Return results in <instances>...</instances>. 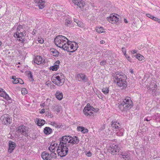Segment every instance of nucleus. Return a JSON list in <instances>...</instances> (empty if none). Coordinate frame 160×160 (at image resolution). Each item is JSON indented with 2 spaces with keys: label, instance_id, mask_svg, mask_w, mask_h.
I'll return each instance as SVG.
<instances>
[{
  "label": "nucleus",
  "instance_id": "nucleus-1",
  "mask_svg": "<svg viewBox=\"0 0 160 160\" xmlns=\"http://www.w3.org/2000/svg\"><path fill=\"white\" fill-rule=\"evenodd\" d=\"M126 76L122 72H116L114 77L113 79L115 82H116L118 86L123 88L127 86L126 81Z\"/></svg>",
  "mask_w": 160,
  "mask_h": 160
},
{
  "label": "nucleus",
  "instance_id": "nucleus-2",
  "mask_svg": "<svg viewBox=\"0 0 160 160\" xmlns=\"http://www.w3.org/2000/svg\"><path fill=\"white\" fill-rule=\"evenodd\" d=\"M132 106V102L130 98L127 97L123 99L121 104L118 106V108L122 111L130 109Z\"/></svg>",
  "mask_w": 160,
  "mask_h": 160
},
{
  "label": "nucleus",
  "instance_id": "nucleus-3",
  "mask_svg": "<svg viewBox=\"0 0 160 160\" xmlns=\"http://www.w3.org/2000/svg\"><path fill=\"white\" fill-rule=\"evenodd\" d=\"M71 149L70 148L67 147L66 146L62 145L60 144L58 147L57 150V152L58 156L61 157H63L65 156L68 154V151H71Z\"/></svg>",
  "mask_w": 160,
  "mask_h": 160
},
{
  "label": "nucleus",
  "instance_id": "nucleus-4",
  "mask_svg": "<svg viewBox=\"0 0 160 160\" xmlns=\"http://www.w3.org/2000/svg\"><path fill=\"white\" fill-rule=\"evenodd\" d=\"M66 40L68 41V39L66 37L62 35H58L55 38L54 42L57 46L61 48L64 43L67 42Z\"/></svg>",
  "mask_w": 160,
  "mask_h": 160
},
{
  "label": "nucleus",
  "instance_id": "nucleus-5",
  "mask_svg": "<svg viewBox=\"0 0 160 160\" xmlns=\"http://www.w3.org/2000/svg\"><path fill=\"white\" fill-rule=\"evenodd\" d=\"M71 137L69 136H62L60 140V144L62 145L66 146L70 149H72L73 148L72 146L70 144V142L71 141Z\"/></svg>",
  "mask_w": 160,
  "mask_h": 160
},
{
  "label": "nucleus",
  "instance_id": "nucleus-6",
  "mask_svg": "<svg viewBox=\"0 0 160 160\" xmlns=\"http://www.w3.org/2000/svg\"><path fill=\"white\" fill-rule=\"evenodd\" d=\"M108 150L112 155L117 154L118 153V155L120 154L119 153V147H118V145L114 144L111 145L108 148Z\"/></svg>",
  "mask_w": 160,
  "mask_h": 160
},
{
  "label": "nucleus",
  "instance_id": "nucleus-7",
  "mask_svg": "<svg viewBox=\"0 0 160 160\" xmlns=\"http://www.w3.org/2000/svg\"><path fill=\"white\" fill-rule=\"evenodd\" d=\"M52 80L53 83L58 86L62 85L64 82L63 78L60 77L59 75H53L52 78Z\"/></svg>",
  "mask_w": 160,
  "mask_h": 160
},
{
  "label": "nucleus",
  "instance_id": "nucleus-8",
  "mask_svg": "<svg viewBox=\"0 0 160 160\" xmlns=\"http://www.w3.org/2000/svg\"><path fill=\"white\" fill-rule=\"evenodd\" d=\"M2 124L8 125L12 122V119L8 114H5L2 116L0 118Z\"/></svg>",
  "mask_w": 160,
  "mask_h": 160
},
{
  "label": "nucleus",
  "instance_id": "nucleus-9",
  "mask_svg": "<svg viewBox=\"0 0 160 160\" xmlns=\"http://www.w3.org/2000/svg\"><path fill=\"white\" fill-rule=\"evenodd\" d=\"M111 127L112 129L115 131H119L121 129L120 124L116 121L112 120V121Z\"/></svg>",
  "mask_w": 160,
  "mask_h": 160
},
{
  "label": "nucleus",
  "instance_id": "nucleus-10",
  "mask_svg": "<svg viewBox=\"0 0 160 160\" xmlns=\"http://www.w3.org/2000/svg\"><path fill=\"white\" fill-rule=\"evenodd\" d=\"M27 127L23 125H22L18 127L17 132L27 137L28 136V133L26 132L27 131Z\"/></svg>",
  "mask_w": 160,
  "mask_h": 160
},
{
  "label": "nucleus",
  "instance_id": "nucleus-11",
  "mask_svg": "<svg viewBox=\"0 0 160 160\" xmlns=\"http://www.w3.org/2000/svg\"><path fill=\"white\" fill-rule=\"evenodd\" d=\"M67 42L69 43V48L70 50H72V51H70V52H75L78 48V45L75 42H73V43H72V42L68 40Z\"/></svg>",
  "mask_w": 160,
  "mask_h": 160
},
{
  "label": "nucleus",
  "instance_id": "nucleus-12",
  "mask_svg": "<svg viewBox=\"0 0 160 160\" xmlns=\"http://www.w3.org/2000/svg\"><path fill=\"white\" fill-rule=\"evenodd\" d=\"M76 78L80 82L82 81L84 82H86L87 78L84 73H80L77 74Z\"/></svg>",
  "mask_w": 160,
  "mask_h": 160
},
{
  "label": "nucleus",
  "instance_id": "nucleus-13",
  "mask_svg": "<svg viewBox=\"0 0 160 160\" xmlns=\"http://www.w3.org/2000/svg\"><path fill=\"white\" fill-rule=\"evenodd\" d=\"M108 20L112 23H115L118 22L119 18L114 15L111 16L107 18Z\"/></svg>",
  "mask_w": 160,
  "mask_h": 160
},
{
  "label": "nucleus",
  "instance_id": "nucleus-14",
  "mask_svg": "<svg viewBox=\"0 0 160 160\" xmlns=\"http://www.w3.org/2000/svg\"><path fill=\"white\" fill-rule=\"evenodd\" d=\"M72 2L75 5L80 8L83 7L85 5L84 2L82 0H72Z\"/></svg>",
  "mask_w": 160,
  "mask_h": 160
},
{
  "label": "nucleus",
  "instance_id": "nucleus-15",
  "mask_svg": "<svg viewBox=\"0 0 160 160\" xmlns=\"http://www.w3.org/2000/svg\"><path fill=\"white\" fill-rule=\"evenodd\" d=\"M41 157L44 160H52L50 154L46 152H42Z\"/></svg>",
  "mask_w": 160,
  "mask_h": 160
},
{
  "label": "nucleus",
  "instance_id": "nucleus-16",
  "mask_svg": "<svg viewBox=\"0 0 160 160\" xmlns=\"http://www.w3.org/2000/svg\"><path fill=\"white\" fill-rule=\"evenodd\" d=\"M37 2L38 3V6L39 9H42L45 6L46 0H37Z\"/></svg>",
  "mask_w": 160,
  "mask_h": 160
},
{
  "label": "nucleus",
  "instance_id": "nucleus-17",
  "mask_svg": "<svg viewBox=\"0 0 160 160\" xmlns=\"http://www.w3.org/2000/svg\"><path fill=\"white\" fill-rule=\"evenodd\" d=\"M9 146L8 152L10 153H11L16 146V144L15 143L10 141L9 142Z\"/></svg>",
  "mask_w": 160,
  "mask_h": 160
},
{
  "label": "nucleus",
  "instance_id": "nucleus-18",
  "mask_svg": "<svg viewBox=\"0 0 160 160\" xmlns=\"http://www.w3.org/2000/svg\"><path fill=\"white\" fill-rule=\"evenodd\" d=\"M87 107H85L84 110L83 112L87 116L89 117H92V118L94 117V114H93V112L91 110H90V111L88 110Z\"/></svg>",
  "mask_w": 160,
  "mask_h": 160
},
{
  "label": "nucleus",
  "instance_id": "nucleus-19",
  "mask_svg": "<svg viewBox=\"0 0 160 160\" xmlns=\"http://www.w3.org/2000/svg\"><path fill=\"white\" fill-rule=\"evenodd\" d=\"M60 63V61L57 60L54 63V65L50 67V69L53 71H56L59 68V65Z\"/></svg>",
  "mask_w": 160,
  "mask_h": 160
},
{
  "label": "nucleus",
  "instance_id": "nucleus-20",
  "mask_svg": "<svg viewBox=\"0 0 160 160\" xmlns=\"http://www.w3.org/2000/svg\"><path fill=\"white\" fill-rule=\"evenodd\" d=\"M70 139L71 140L70 142V144H72L71 145L73 146L74 144H77L79 141V140L78 139V137L76 136H74L73 137H71V138ZM73 148V146H72Z\"/></svg>",
  "mask_w": 160,
  "mask_h": 160
},
{
  "label": "nucleus",
  "instance_id": "nucleus-21",
  "mask_svg": "<svg viewBox=\"0 0 160 160\" xmlns=\"http://www.w3.org/2000/svg\"><path fill=\"white\" fill-rule=\"evenodd\" d=\"M34 63L36 64L39 65L42 63H43V61H42V58L40 56H37L34 59Z\"/></svg>",
  "mask_w": 160,
  "mask_h": 160
},
{
  "label": "nucleus",
  "instance_id": "nucleus-22",
  "mask_svg": "<svg viewBox=\"0 0 160 160\" xmlns=\"http://www.w3.org/2000/svg\"><path fill=\"white\" fill-rule=\"evenodd\" d=\"M63 44L62 45L61 48H62L63 50H66L68 52H70V49L69 48V43H65Z\"/></svg>",
  "mask_w": 160,
  "mask_h": 160
},
{
  "label": "nucleus",
  "instance_id": "nucleus-23",
  "mask_svg": "<svg viewBox=\"0 0 160 160\" xmlns=\"http://www.w3.org/2000/svg\"><path fill=\"white\" fill-rule=\"evenodd\" d=\"M51 125L57 128H59L62 126L61 123H57L55 122H51Z\"/></svg>",
  "mask_w": 160,
  "mask_h": 160
},
{
  "label": "nucleus",
  "instance_id": "nucleus-24",
  "mask_svg": "<svg viewBox=\"0 0 160 160\" xmlns=\"http://www.w3.org/2000/svg\"><path fill=\"white\" fill-rule=\"evenodd\" d=\"M50 52L53 56L55 57H58L59 54L57 50L53 48L50 49Z\"/></svg>",
  "mask_w": 160,
  "mask_h": 160
},
{
  "label": "nucleus",
  "instance_id": "nucleus-25",
  "mask_svg": "<svg viewBox=\"0 0 160 160\" xmlns=\"http://www.w3.org/2000/svg\"><path fill=\"white\" fill-rule=\"evenodd\" d=\"M44 133L46 135L50 134L52 132V129L49 127H45L44 129Z\"/></svg>",
  "mask_w": 160,
  "mask_h": 160
},
{
  "label": "nucleus",
  "instance_id": "nucleus-26",
  "mask_svg": "<svg viewBox=\"0 0 160 160\" xmlns=\"http://www.w3.org/2000/svg\"><path fill=\"white\" fill-rule=\"evenodd\" d=\"M55 96L59 100H61L63 98V94L62 92L57 91L56 94Z\"/></svg>",
  "mask_w": 160,
  "mask_h": 160
},
{
  "label": "nucleus",
  "instance_id": "nucleus-27",
  "mask_svg": "<svg viewBox=\"0 0 160 160\" xmlns=\"http://www.w3.org/2000/svg\"><path fill=\"white\" fill-rule=\"evenodd\" d=\"M64 22L66 26L68 27H72L71 25H72V21L71 20V19H66L65 20Z\"/></svg>",
  "mask_w": 160,
  "mask_h": 160
},
{
  "label": "nucleus",
  "instance_id": "nucleus-28",
  "mask_svg": "<svg viewBox=\"0 0 160 160\" xmlns=\"http://www.w3.org/2000/svg\"><path fill=\"white\" fill-rule=\"evenodd\" d=\"M36 122H37V123L38 126H43L45 122V121L44 120H39L38 119H36Z\"/></svg>",
  "mask_w": 160,
  "mask_h": 160
},
{
  "label": "nucleus",
  "instance_id": "nucleus-29",
  "mask_svg": "<svg viewBox=\"0 0 160 160\" xmlns=\"http://www.w3.org/2000/svg\"><path fill=\"white\" fill-rule=\"evenodd\" d=\"M74 21L75 22V23L76 24H75V25H77L78 26L81 28H82L83 27V25L82 22L79 21L78 20L76 19H74Z\"/></svg>",
  "mask_w": 160,
  "mask_h": 160
},
{
  "label": "nucleus",
  "instance_id": "nucleus-30",
  "mask_svg": "<svg viewBox=\"0 0 160 160\" xmlns=\"http://www.w3.org/2000/svg\"><path fill=\"white\" fill-rule=\"evenodd\" d=\"M120 157L121 158H122L123 159L126 160L127 159L128 160V158L129 157V155L126 153L120 152Z\"/></svg>",
  "mask_w": 160,
  "mask_h": 160
},
{
  "label": "nucleus",
  "instance_id": "nucleus-31",
  "mask_svg": "<svg viewBox=\"0 0 160 160\" xmlns=\"http://www.w3.org/2000/svg\"><path fill=\"white\" fill-rule=\"evenodd\" d=\"M96 31L99 33L104 32V30L102 27H97L96 28Z\"/></svg>",
  "mask_w": 160,
  "mask_h": 160
},
{
  "label": "nucleus",
  "instance_id": "nucleus-32",
  "mask_svg": "<svg viewBox=\"0 0 160 160\" xmlns=\"http://www.w3.org/2000/svg\"><path fill=\"white\" fill-rule=\"evenodd\" d=\"M26 74L27 76L29 78H30L31 79V80L32 81L34 80V79L33 78V76L32 74V72L30 71H27L26 72Z\"/></svg>",
  "mask_w": 160,
  "mask_h": 160
},
{
  "label": "nucleus",
  "instance_id": "nucleus-33",
  "mask_svg": "<svg viewBox=\"0 0 160 160\" xmlns=\"http://www.w3.org/2000/svg\"><path fill=\"white\" fill-rule=\"evenodd\" d=\"M109 90L108 88H104L102 89V91L105 94H107L109 92Z\"/></svg>",
  "mask_w": 160,
  "mask_h": 160
},
{
  "label": "nucleus",
  "instance_id": "nucleus-34",
  "mask_svg": "<svg viewBox=\"0 0 160 160\" xmlns=\"http://www.w3.org/2000/svg\"><path fill=\"white\" fill-rule=\"evenodd\" d=\"M136 58L140 61H142L144 58V57L140 54H137L136 56Z\"/></svg>",
  "mask_w": 160,
  "mask_h": 160
},
{
  "label": "nucleus",
  "instance_id": "nucleus-35",
  "mask_svg": "<svg viewBox=\"0 0 160 160\" xmlns=\"http://www.w3.org/2000/svg\"><path fill=\"white\" fill-rule=\"evenodd\" d=\"M154 118L157 122H160V114L157 113L155 116Z\"/></svg>",
  "mask_w": 160,
  "mask_h": 160
},
{
  "label": "nucleus",
  "instance_id": "nucleus-36",
  "mask_svg": "<svg viewBox=\"0 0 160 160\" xmlns=\"http://www.w3.org/2000/svg\"><path fill=\"white\" fill-rule=\"evenodd\" d=\"M12 78L14 80V81H13V83L14 84H17L18 83L19 78H16L15 76H12Z\"/></svg>",
  "mask_w": 160,
  "mask_h": 160
},
{
  "label": "nucleus",
  "instance_id": "nucleus-37",
  "mask_svg": "<svg viewBox=\"0 0 160 160\" xmlns=\"http://www.w3.org/2000/svg\"><path fill=\"white\" fill-rule=\"evenodd\" d=\"M53 109L57 112H59L60 111V108L58 105H55L53 107Z\"/></svg>",
  "mask_w": 160,
  "mask_h": 160
},
{
  "label": "nucleus",
  "instance_id": "nucleus-38",
  "mask_svg": "<svg viewBox=\"0 0 160 160\" xmlns=\"http://www.w3.org/2000/svg\"><path fill=\"white\" fill-rule=\"evenodd\" d=\"M2 97L4 98L7 100H10L11 99V98L9 97L8 95L6 92Z\"/></svg>",
  "mask_w": 160,
  "mask_h": 160
},
{
  "label": "nucleus",
  "instance_id": "nucleus-39",
  "mask_svg": "<svg viewBox=\"0 0 160 160\" xmlns=\"http://www.w3.org/2000/svg\"><path fill=\"white\" fill-rule=\"evenodd\" d=\"M53 146H50L48 148V150L52 152H55V147H53Z\"/></svg>",
  "mask_w": 160,
  "mask_h": 160
},
{
  "label": "nucleus",
  "instance_id": "nucleus-40",
  "mask_svg": "<svg viewBox=\"0 0 160 160\" xmlns=\"http://www.w3.org/2000/svg\"><path fill=\"white\" fill-rule=\"evenodd\" d=\"M51 156V159L53 158H56L57 157V154L54 152H52L50 154Z\"/></svg>",
  "mask_w": 160,
  "mask_h": 160
},
{
  "label": "nucleus",
  "instance_id": "nucleus-41",
  "mask_svg": "<svg viewBox=\"0 0 160 160\" xmlns=\"http://www.w3.org/2000/svg\"><path fill=\"white\" fill-rule=\"evenodd\" d=\"M21 92L22 94L25 95L27 93L28 91L25 88H23L22 89Z\"/></svg>",
  "mask_w": 160,
  "mask_h": 160
},
{
  "label": "nucleus",
  "instance_id": "nucleus-42",
  "mask_svg": "<svg viewBox=\"0 0 160 160\" xmlns=\"http://www.w3.org/2000/svg\"><path fill=\"white\" fill-rule=\"evenodd\" d=\"M5 92L3 91L2 89L0 88V96L2 97L5 94Z\"/></svg>",
  "mask_w": 160,
  "mask_h": 160
},
{
  "label": "nucleus",
  "instance_id": "nucleus-43",
  "mask_svg": "<svg viewBox=\"0 0 160 160\" xmlns=\"http://www.w3.org/2000/svg\"><path fill=\"white\" fill-rule=\"evenodd\" d=\"M107 62L106 60H103L100 63V64L101 66H104L106 63Z\"/></svg>",
  "mask_w": 160,
  "mask_h": 160
},
{
  "label": "nucleus",
  "instance_id": "nucleus-44",
  "mask_svg": "<svg viewBox=\"0 0 160 160\" xmlns=\"http://www.w3.org/2000/svg\"><path fill=\"white\" fill-rule=\"evenodd\" d=\"M146 16L148 17L149 18H150V19L153 20V19H154V17L152 16L150 14H146Z\"/></svg>",
  "mask_w": 160,
  "mask_h": 160
},
{
  "label": "nucleus",
  "instance_id": "nucleus-45",
  "mask_svg": "<svg viewBox=\"0 0 160 160\" xmlns=\"http://www.w3.org/2000/svg\"><path fill=\"white\" fill-rule=\"evenodd\" d=\"M83 129V127L81 126H79L77 127V129L78 131H81L82 132Z\"/></svg>",
  "mask_w": 160,
  "mask_h": 160
},
{
  "label": "nucleus",
  "instance_id": "nucleus-46",
  "mask_svg": "<svg viewBox=\"0 0 160 160\" xmlns=\"http://www.w3.org/2000/svg\"><path fill=\"white\" fill-rule=\"evenodd\" d=\"M88 130L87 129H86L85 128L83 127V129L82 131V132L83 133H85L88 132Z\"/></svg>",
  "mask_w": 160,
  "mask_h": 160
},
{
  "label": "nucleus",
  "instance_id": "nucleus-47",
  "mask_svg": "<svg viewBox=\"0 0 160 160\" xmlns=\"http://www.w3.org/2000/svg\"><path fill=\"white\" fill-rule=\"evenodd\" d=\"M91 108H91V110L92 111V112L93 111L94 112H97L99 110V109H95L92 106L91 107Z\"/></svg>",
  "mask_w": 160,
  "mask_h": 160
},
{
  "label": "nucleus",
  "instance_id": "nucleus-48",
  "mask_svg": "<svg viewBox=\"0 0 160 160\" xmlns=\"http://www.w3.org/2000/svg\"><path fill=\"white\" fill-rule=\"evenodd\" d=\"M19 32H17L16 33L14 34V36L15 38H19Z\"/></svg>",
  "mask_w": 160,
  "mask_h": 160
},
{
  "label": "nucleus",
  "instance_id": "nucleus-49",
  "mask_svg": "<svg viewBox=\"0 0 160 160\" xmlns=\"http://www.w3.org/2000/svg\"><path fill=\"white\" fill-rule=\"evenodd\" d=\"M91 107H92V106L90 105V104H87V106L86 107H87L88 108H87V109L88 110L90 111V110H91V108H92Z\"/></svg>",
  "mask_w": 160,
  "mask_h": 160
},
{
  "label": "nucleus",
  "instance_id": "nucleus-50",
  "mask_svg": "<svg viewBox=\"0 0 160 160\" xmlns=\"http://www.w3.org/2000/svg\"><path fill=\"white\" fill-rule=\"evenodd\" d=\"M154 19H153V20L160 23V19H158V18L155 17H154Z\"/></svg>",
  "mask_w": 160,
  "mask_h": 160
},
{
  "label": "nucleus",
  "instance_id": "nucleus-51",
  "mask_svg": "<svg viewBox=\"0 0 160 160\" xmlns=\"http://www.w3.org/2000/svg\"><path fill=\"white\" fill-rule=\"evenodd\" d=\"M151 120V118L149 117H147L145 118L144 120L146 121H150Z\"/></svg>",
  "mask_w": 160,
  "mask_h": 160
},
{
  "label": "nucleus",
  "instance_id": "nucleus-52",
  "mask_svg": "<svg viewBox=\"0 0 160 160\" xmlns=\"http://www.w3.org/2000/svg\"><path fill=\"white\" fill-rule=\"evenodd\" d=\"M23 28V26L21 25H19L18 26V27H17V30L18 31H20V29H21V28Z\"/></svg>",
  "mask_w": 160,
  "mask_h": 160
},
{
  "label": "nucleus",
  "instance_id": "nucleus-53",
  "mask_svg": "<svg viewBox=\"0 0 160 160\" xmlns=\"http://www.w3.org/2000/svg\"><path fill=\"white\" fill-rule=\"evenodd\" d=\"M86 155L87 156L90 157L91 156L92 153L90 152L89 151V152H88L86 154Z\"/></svg>",
  "mask_w": 160,
  "mask_h": 160
},
{
  "label": "nucleus",
  "instance_id": "nucleus-54",
  "mask_svg": "<svg viewBox=\"0 0 160 160\" xmlns=\"http://www.w3.org/2000/svg\"><path fill=\"white\" fill-rule=\"evenodd\" d=\"M18 81H19L18 83H19L21 84H23L24 83L23 81L21 78H19Z\"/></svg>",
  "mask_w": 160,
  "mask_h": 160
},
{
  "label": "nucleus",
  "instance_id": "nucleus-55",
  "mask_svg": "<svg viewBox=\"0 0 160 160\" xmlns=\"http://www.w3.org/2000/svg\"><path fill=\"white\" fill-rule=\"evenodd\" d=\"M137 50H132L131 51V53L133 54L136 53H137Z\"/></svg>",
  "mask_w": 160,
  "mask_h": 160
},
{
  "label": "nucleus",
  "instance_id": "nucleus-56",
  "mask_svg": "<svg viewBox=\"0 0 160 160\" xmlns=\"http://www.w3.org/2000/svg\"><path fill=\"white\" fill-rule=\"evenodd\" d=\"M105 129V126L104 125H103L102 126V127L100 128L99 130L100 131H102V130H104Z\"/></svg>",
  "mask_w": 160,
  "mask_h": 160
},
{
  "label": "nucleus",
  "instance_id": "nucleus-57",
  "mask_svg": "<svg viewBox=\"0 0 160 160\" xmlns=\"http://www.w3.org/2000/svg\"><path fill=\"white\" fill-rule=\"evenodd\" d=\"M46 116H48V117H49L50 118H52V116L51 114L49 113V112H48V113L47 114Z\"/></svg>",
  "mask_w": 160,
  "mask_h": 160
},
{
  "label": "nucleus",
  "instance_id": "nucleus-58",
  "mask_svg": "<svg viewBox=\"0 0 160 160\" xmlns=\"http://www.w3.org/2000/svg\"><path fill=\"white\" fill-rule=\"evenodd\" d=\"M126 51H125V53H124V55L127 58V59H128L130 58V57L129 56H128L126 53Z\"/></svg>",
  "mask_w": 160,
  "mask_h": 160
},
{
  "label": "nucleus",
  "instance_id": "nucleus-59",
  "mask_svg": "<svg viewBox=\"0 0 160 160\" xmlns=\"http://www.w3.org/2000/svg\"><path fill=\"white\" fill-rule=\"evenodd\" d=\"M45 112V110L44 109H41V111L40 112V113H43Z\"/></svg>",
  "mask_w": 160,
  "mask_h": 160
},
{
  "label": "nucleus",
  "instance_id": "nucleus-60",
  "mask_svg": "<svg viewBox=\"0 0 160 160\" xmlns=\"http://www.w3.org/2000/svg\"><path fill=\"white\" fill-rule=\"evenodd\" d=\"M38 42L40 43H42L44 42V40L42 39H41L38 40Z\"/></svg>",
  "mask_w": 160,
  "mask_h": 160
},
{
  "label": "nucleus",
  "instance_id": "nucleus-61",
  "mask_svg": "<svg viewBox=\"0 0 160 160\" xmlns=\"http://www.w3.org/2000/svg\"><path fill=\"white\" fill-rule=\"evenodd\" d=\"M19 38H20L21 37H22L23 36V34L22 33V32H19Z\"/></svg>",
  "mask_w": 160,
  "mask_h": 160
},
{
  "label": "nucleus",
  "instance_id": "nucleus-62",
  "mask_svg": "<svg viewBox=\"0 0 160 160\" xmlns=\"http://www.w3.org/2000/svg\"><path fill=\"white\" fill-rule=\"evenodd\" d=\"M50 146H53V147H55L57 146V144H56L54 143H52Z\"/></svg>",
  "mask_w": 160,
  "mask_h": 160
},
{
  "label": "nucleus",
  "instance_id": "nucleus-63",
  "mask_svg": "<svg viewBox=\"0 0 160 160\" xmlns=\"http://www.w3.org/2000/svg\"><path fill=\"white\" fill-rule=\"evenodd\" d=\"M100 43L102 44H104L105 43V42L104 40H102L100 41Z\"/></svg>",
  "mask_w": 160,
  "mask_h": 160
},
{
  "label": "nucleus",
  "instance_id": "nucleus-64",
  "mask_svg": "<svg viewBox=\"0 0 160 160\" xmlns=\"http://www.w3.org/2000/svg\"><path fill=\"white\" fill-rule=\"evenodd\" d=\"M129 72H131L132 74L133 73V70L130 69L129 70Z\"/></svg>",
  "mask_w": 160,
  "mask_h": 160
}]
</instances>
